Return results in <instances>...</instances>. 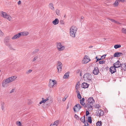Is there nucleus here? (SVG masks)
Here are the masks:
<instances>
[{
	"instance_id": "obj_1",
	"label": "nucleus",
	"mask_w": 126,
	"mask_h": 126,
	"mask_svg": "<svg viewBox=\"0 0 126 126\" xmlns=\"http://www.w3.org/2000/svg\"><path fill=\"white\" fill-rule=\"evenodd\" d=\"M88 103L86 104V108H87L89 110H93V103L94 102V101L92 97H90L87 100Z\"/></svg>"
},
{
	"instance_id": "obj_2",
	"label": "nucleus",
	"mask_w": 126,
	"mask_h": 126,
	"mask_svg": "<svg viewBox=\"0 0 126 126\" xmlns=\"http://www.w3.org/2000/svg\"><path fill=\"white\" fill-rule=\"evenodd\" d=\"M78 28L75 26H72L70 29L69 34L70 36L74 38L76 37Z\"/></svg>"
},
{
	"instance_id": "obj_3",
	"label": "nucleus",
	"mask_w": 126,
	"mask_h": 126,
	"mask_svg": "<svg viewBox=\"0 0 126 126\" xmlns=\"http://www.w3.org/2000/svg\"><path fill=\"white\" fill-rule=\"evenodd\" d=\"M17 78V77L16 76H13L6 79L2 83L3 86L4 84L5 85L15 80Z\"/></svg>"
},
{
	"instance_id": "obj_4",
	"label": "nucleus",
	"mask_w": 126,
	"mask_h": 126,
	"mask_svg": "<svg viewBox=\"0 0 126 126\" xmlns=\"http://www.w3.org/2000/svg\"><path fill=\"white\" fill-rule=\"evenodd\" d=\"M92 75L90 74L86 73L84 76V80L87 82H91L92 81Z\"/></svg>"
},
{
	"instance_id": "obj_5",
	"label": "nucleus",
	"mask_w": 126,
	"mask_h": 126,
	"mask_svg": "<svg viewBox=\"0 0 126 126\" xmlns=\"http://www.w3.org/2000/svg\"><path fill=\"white\" fill-rule=\"evenodd\" d=\"M0 15L1 17L9 21H11L12 20L11 17L6 13L3 11H1L0 12Z\"/></svg>"
},
{
	"instance_id": "obj_6",
	"label": "nucleus",
	"mask_w": 126,
	"mask_h": 126,
	"mask_svg": "<svg viewBox=\"0 0 126 126\" xmlns=\"http://www.w3.org/2000/svg\"><path fill=\"white\" fill-rule=\"evenodd\" d=\"M57 47L59 51H62L64 50L65 48V46L62 45L60 43H57Z\"/></svg>"
},
{
	"instance_id": "obj_7",
	"label": "nucleus",
	"mask_w": 126,
	"mask_h": 126,
	"mask_svg": "<svg viewBox=\"0 0 126 126\" xmlns=\"http://www.w3.org/2000/svg\"><path fill=\"white\" fill-rule=\"evenodd\" d=\"M82 107H81L79 104H77L73 108V110L75 112H78L80 109Z\"/></svg>"
},
{
	"instance_id": "obj_8",
	"label": "nucleus",
	"mask_w": 126,
	"mask_h": 126,
	"mask_svg": "<svg viewBox=\"0 0 126 126\" xmlns=\"http://www.w3.org/2000/svg\"><path fill=\"white\" fill-rule=\"evenodd\" d=\"M57 82L55 80L50 79L49 83V86L50 88L52 87Z\"/></svg>"
},
{
	"instance_id": "obj_9",
	"label": "nucleus",
	"mask_w": 126,
	"mask_h": 126,
	"mask_svg": "<svg viewBox=\"0 0 126 126\" xmlns=\"http://www.w3.org/2000/svg\"><path fill=\"white\" fill-rule=\"evenodd\" d=\"M113 65L115 68H118L120 67H121L122 68V64L120 62L119 60L114 63Z\"/></svg>"
},
{
	"instance_id": "obj_10",
	"label": "nucleus",
	"mask_w": 126,
	"mask_h": 126,
	"mask_svg": "<svg viewBox=\"0 0 126 126\" xmlns=\"http://www.w3.org/2000/svg\"><path fill=\"white\" fill-rule=\"evenodd\" d=\"M57 65V68L58 70V72H60L62 68V64L61 62L58 61Z\"/></svg>"
},
{
	"instance_id": "obj_11",
	"label": "nucleus",
	"mask_w": 126,
	"mask_h": 126,
	"mask_svg": "<svg viewBox=\"0 0 126 126\" xmlns=\"http://www.w3.org/2000/svg\"><path fill=\"white\" fill-rule=\"evenodd\" d=\"M90 60L89 57L86 55L85 56V57L84 58V59L82 60V63H86Z\"/></svg>"
},
{
	"instance_id": "obj_12",
	"label": "nucleus",
	"mask_w": 126,
	"mask_h": 126,
	"mask_svg": "<svg viewBox=\"0 0 126 126\" xmlns=\"http://www.w3.org/2000/svg\"><path fill=\"white\" fill-rule=\"evenodd\" d=\"M4 43L5 45L6 46H8L10 43L9 39L8 37H6L4 39Z\"/></svg>"
},
{
	"instance_id": "obj_13",
	"label": "nucleus",
	"mask_w": 126,
	"mask_h": 126,
	"mask_svg": "<svg viewBox=\"0 0 126 126\" xmlns=\"http://www.w3.org/2000/svg\"><path fill=\"white\" fill-rule=\"evenodd\" d=\"M116 68L113 65L110 67V71L111 74H112L116 72Z\"/></svg>"
},
{
	"instance_id": "obj_14",
	"label": "nucleus",
	"mask_w": 126,
	"mask_h": 126,
	"mask_svg": "<svg viewBox=\"0 0 126 126\" xmlns=\"http://www.w3.org/2000/svg\"><path fill=\"white\" fill-rule=\"evenodd\" d=\"M99 72L98 68L97 67H95L93 72V73L94 75H97Z\"/></svg>"
},
{
	"instance_id": "obj_15",
	"label": "nucleus",
	"mask_w": 126,
	"mask_h": 126,
	"mask_svg": "<svg viewBox=\"0 0 126 126\" xmlns=\"http://www.w3.org/2000/svg\"><path fill=\"white\" fill-rule=\"evenodd\" d=\"M84 98H82L81 99H80V103L84 107L86 108V104L84 103Z\"/></svg>"
},
{
	"instance_id": "obj_16",
	"label": "nucleus",
	"mask_w": 126,
	"mask_h": 126,
	"mask_svg": "<svg viewBox=\"0 0 126 126\" xmlns=\"http://www.w3.org/2000/svg\"><path fill=\"white\" fill-rule=\"evenodd\" d=\"M20 36V34L19 33L14 35L11 38L12 40H15L19 38Z\"/></svg>"
},
{
	"instance_id": "obj_17",
	"label": "nucleus",
	"mask_w": 126,
	"mask_h": 126,
	"mask_svg": "<svg viewBox=\"0 0 126 126\" xmlns=\"http://www.w3.org/2000/svg\"><path fill=\"white\" fill-rule=\"evenodd\" d=\"M123 54V53L121 52H116L114 54L113 56L114 57H120L121 55Z\"/></svg>"
},
{
	"instance_id": "obj_18",
	"label": "nucleus",
	"mask_w": 126,
	"mask_h": 126,
	"mask_svg": "<svg viewBox=\"0 0 126 126\" xmlns=\"http://www.w3.org/2000/svg\"><path fill=\"white\" fill-rule=\"evenodd\" d=\"M89 85L87 83L83 82L81 85V87L84 88H88Z\"/></svg>"
},
{
	"instance_id": "obj_19",
	"label": "nucleus",
	"mask_w": 126,
	"mask_h": 126,
	"mask_svg": "<svg viewBox=\"0 0 126 126\" xmlns=\"http://www.w3.org/2000/svg\"><path fill=\"white\" fill-rule=\"evenodd\" d=\"M49 98V97H48L45 99H44V98H42V100L39 103L40 104H41L42 103H45L46 101L48 100Z\"/></svg>"
},
{
	"instance_id": "obj_20",
	"label": "nucleus",
	"mask_w": 126,
	"mask_h": 126,
	"mask_svg": "<svg viewBox=\"0 0 126 126\" xmlns=\"http://www.w3.org/2000/svg\"><path fill=\"white\" fill-rule=\"evenodd\" d=\"M21 35L23 36H26L27 35L29 34V32H21L19 33Z\"/></svg>"
},
{
	"instance_id": "obj_21",
	"label": "nucleus",
	"mask_w": 126,
	"mask_h": 126,
	"mask_svg": "<svg viewBox=\"0 0 126 126\" xmlns=\"http://www.w3.org/2000/svg\"><path fill=\"white\" fill-rule=\"evenodd\" d=\"M99 116H102L104 115V112L101 110H98V111L97 112Z\"/></svg>"
},
{
	"instance_id": "obj_22",
	"label": "nucleus",
	"mask_w": 126,
	"mask_h": 126,
	"mask_svg": "<svg viewBox=\"0 0 126 126\" xmlns=\"http://www.w3.org/2000/svg\"><path fill=\"white\" fill-rule=\"evenodd\" d=\"M59 122V120H57L54 122L53 124H51L50 126H57Z\"/></svg>"
},
{
	"instance_id": "obj_23",
	"label": "nucleus",
	"mask_w": 126,
	"mask_h": 126,
	"mask_svg": "<svg viewBox=\"0 0 126 126\" xmlns=\"http://www.w3.org/2000/svg\"><path fill=\"white\" fill-rule=\"evenodd\" d=\"M59 22V20L58 18H56L52 21V23L54 25H56L58 24Z\"/></svg>"
},
{
	"instance_id": "obj_24",
	"label": "nucleus",
	"mask_w": 126,
	"mask_h": 126,
	"mask_svg": "<svg viewBox=\"0 0 126 126\" xmlns=\"http://www.w3.org/2000/svg\"><path fill=\"white\" fill-rule=\"evenodd\" d=\"M53 6V4L52 3H50L49 5V8L52 10H54V7Z\"/></svg>"
},
{
	"instance_id": "obj_25",
	"label": "nucleus",
	"mask_w": 126,
	"mask_h": 126,
	"mask_svg": "<svg viewBox=\"0 0 126 126\" xmlns=\"http://www.w3.org/2000/svg\"><path fill=\"white\" fill-rule=\"evenodd\" d=\"M69 76V73L68 72H67L65 74L63 78L64 79H66L68 78Z\"/></svg>"
},
{
	"instance_id": "obj_26",
	"label": "nucleus",
	"mask_w": 126,
	"mask_h": 126,
	"mask_svg": "<svg viewBox=\"0 0 126 126\" xmlns=\"http://www.w3.org/2000/svg\"><path fill=\"white\" fill-rule=\"evenodd\" d=\"M121 46V45H116L114 46V47L115 49H117L120 47Z\"/></svg>"
},
{
	"instance_id": "obj_27",
	"label": "nucleus",
	"mask_w": 126,
	"mask_h": 126,
	"mask_svg": "<svg viewBox=\"0 0 126 126\" xmlns=\"http://www.w3.org/2000/svg\"><path fill=\"white\" fill-rule=\"evenodd\" d=\"M85 116H83V117H81V118L80 119V120L82 122H83L84 123H85Z\"/></svg>"
},
{
	"instance_id": "obj_28",
	"label": "nucleus",
	"mask_w": 126,
	"mask_h": 126,
	"mask_svg": "<svg viewBox=\"0 0 126 126\" xmlns=\"http://www.w3.org/2000/svg\"><path fill=\"white\" fill-rule=\"evenodd\" d=\"M101 121H99L97 122L96 123V125L97 126H101Z\"/></svg>"
},
{
	"instance_id": "obj_29",
	"label": "nucleus",
	"mask_w": 126,
	"mask_h": 126,
	"mask_svg": "<svg viewBox=\"0 0 126 126\" xmlns=\"http://www.w3.org/2000/svg\"><path fill=\"white\" fill-rule=\"evenodd\" d=\"M88 121L90 123H91L92 122V120L91 119V117L90 116L88 117Z\"/></svg>"
},
{
	"instance_id": "obj_30",
	"label": "nucleus",
	"mask_w": 126,
	"mask_h": 126,
	"mask_svg": "<svg viewBox=\"0 0 126 126\" xmlns=\"http://www.w3.org/2000/svg\"><path fill=\"white\" fill-rule=\"evenodd\" d=\"M39 50V49H35L34 51L32 52V54H34L36 53Z\"/></svg>"
},
{
	"instance_id": "obj_31",
	"label": "nucleus",
	"mask_w": 126,
	"mask_h": 126,
	"mask_svg": "<svg viewBox=\"0 0 126 126\" xmlns=\"http://www.w3.org/2000/svg\"><path fill=\"white\" fill-rule=\"evenodd\" d=\"M56 12L57 15L59 16L60 15V10L59 9H56Z\"/></svg>"
},
{
	"instance_id": "obj_32",
	"label": "nucleus",
	"mask_w": 126,
	"mask_h": 126,
	"mask_svg": "<svg viewBox=\"0 0 126 126\" xmlns=\"http://www.w3.org/2000/svg\"><path fill=\"white\" fill-rule=\"evenodd\" d=\"M122 31L123 33H126V29L125 28H123L122 30Z\"/></svg>"
},
{
	"instance_id": "obj_33",
	"label": "nucleus",
	"mask_w": 126,
	"mask_h": 126,
	"mask_svg": "<svg viewBox=\"0 0 126 126\" xmlns=\"http://www.w3.org/2000/svg\"><path fill=\"white\" fill-rule=\"evenodd\" d=\"M38 58V55L34 57L33 59L32 60V61L34 62Z\"/></svg>"
},
{
	"instance_id": "obj_34",
	"label": "nucleus",
	"mask_w": 126,
	"mask_h": 126,
	"mask_svg": "<svg viewBox=\"0 0 126 126\" xmlns=\"http://www.w3.org/2000/svg\"><path fill=\"white\" fill-rule=\"evenodd\" d=\"M119 1L118 0H116L114 4L116 6H117L119 4Z\"/></svg>"
},
{
	"instance_id": "obj_35",
	"label": "nucleus",
	"mask_w": 126,
	"mask_h": 126,
	"mask_svg": "<svg viewBox=\"0 0 126 126\" xmlns=\"http://www.w3.org/2000/svg\"><path fill=\"white\" fill-rule=\"evenodd\" d=\"M105 61L103 60L99 61V63L100 64H101L105 63Z\"/></svg>"
},
{
	"instance_id": "obj_36",
	"label": "nucleus",
	"mask_w": 126,
	"mask_h": 126,
	"mask_svg": "<svg viewBox=\"0 0 126 126\" xmlns=\"http://www.w3.org/2000/svg\"><path fill=\"white\" fill-rule=\"evenodd\" d=\"M4 102H2L1 103V109L2 110H3L4 109Z\"/></svg>"
},
{
	"instance_id": "obj_37",
	"label": "nucleus",
	"mask_w": 126,
	"mask_h": 126,
	"mask_svg": "<svg viewBox=\"0 0 126 126\" xmlns=\"http://www.w3.org/2000/svg\"><path fill=\"white\" fill-rule=\"evenodd\" d=\"M16 124L18 126H21V122H20L19 121H17L16 122Z\"/></svg>"
},
{
	"instance_id": "obj_38",
	"label": "nucleus",
	"mask_w": 126,
	"mask_h": 126,
	"mask_svg": "<svg viewBox=\"0 0 126 126\" xmlns=\"http://www.w3.org/2000/svg\"><path fill=\"white\" fill-rule=\"evenodd\" d=\"M100 107V105L98 104H96L95 106V108H96L99 109Z\"/></svg>"
},
{
	"instance_id": "obj_39",
	"label": "nucleus",
	"mask_w": 126,
	"mask_h": 126,
	"mask_svg": "<svg viewBox=\"0 0 126 126\" xmlns=\"http://www.w3.org/2000/svg\"><path fill=\"white\" fill-rule=\"evenodd\" d=\"M122 68H123L125 70L126 69V64H122Z\"/></svg>"
},
{
	"instance_id": "obj_40",
	"label": "nucleus",
	"mask_w": 126,
	"mask_h": 126,
	"mask_svg": "<svg viewBox=\"0 0 126 126\" xmlns=\"http://www.w3.org/2000/svg\"><path fill=\"white\" fill-rule=\"evenodd\" d=\"M77 96L78 98L79 99H81V97L80 94H77Z\"/></svg>"
},
{
	"instance_id": "obj_41",
	"label": "nucleus",
	"mask_w": 126,
	"mask_h": 126,
	"mask_svg": "<svg viewBox=\"0 0 126 126\" xmlns=\"http://www.w3.org/2000/svg\"><path fill=\"white\" fill-rule=\"evenodd\" d=\"M32 71V70L31 69H29L26 72V73L27 74H28L30 73H31Z\"/></svg>"
},
{
	"instance_id": "obj_42",
	"label": "nucleus",
	"mask_w": 126,
	"mask_h": 126,
	"mask_svg": "<svg viewBox=\"0 0 126 126\" xmlns=\"http://www.w3.org/2000/svg\"><path fill=\"white\" fill-rule=\"evenodd\" d=\"M106 55H103V56H102L101 57V58H100V59H101V60L105 58V56Z\"/></svg>"
},
{
	"instance_id": "obj_43",
	"label": "nucleus",
	"mask_w": 126,
	"mask_h": 126,
	"mask_svg": "<svg viewBox=\"0 0 126 126\" xmlns=\"http://www.w3.org/2000/svg\"><path fill=\"white\" fill-rule=\"evenodd\" d=\"M3 33L0 30V36H3Z\"/></svg>"
},
{
	"instance_id": "obj_44",
	"label": "nucleus",
	"mask_w": 126,
	"mask_h": 126,
	"mask_svg": "<svg viewBox=\"0 0 126 126\" xmlns=\"http://www.w3.org/2000/svg\"><path fill=\"white\" fill-rule=\"evenodd\" d=\"M15 90V89H13L10 92V93H11L14 92Z\"/></svg>"
},
{
	"instance_id": "obj_45",
	"label": "nucleus",
	"mask_w": 126,
	"mask_h": 126,
	"mask_svg": "<svg viewBox=\"0 0 126 126\" xmlns=\"http://www.w3.org/2000/svg\"><path fill=\"white\" fill-rule=\"evenodd\" d=\"M96 59H97V61H96V62H97L98 61L100 60H101V59L100 58H98L97 57H96Z\"/></svg>"
},
{
	"instance_id": "obj_46",
	"label": "nucleus",
	"mask_w": 126,
	"mask_h": 126,
	"mask_svg": "<svg viewBox=\"0 0 126 126\" xmlns=\"http://www.w3.org/2000/svg\"><path fill=\"white\" fill-rule=\"evenodd\" d=\"M79 88V85H76V90H77V89H78Z\"/></svg>"
},
{
	"instance_id": "obj_47",
	"label": "nucleus",
	"mask_w": 126,
	"mask_h": 126,
	"mask_svg": "<svg viewBox=\"0 0 126 126\" xmlns=\"http://www.w3.org/2000/svg\"><path fill=\"white\" fill-rule=\"evenodd\" d=\"M110 20L112 22H114L115 23H117V22H116V21H115V20H113V19H110Z\"/></svg>"
},
{
	"instance_id": "obj_48",
	"label": "nucleus",
	"mask_w": 126,
	"mask_h": 126,
	"mask_svg": "<svg viewBox=\"0 0 126 126\" xmlns=\"http://www.w3.org/2000/svg\"><path fill=\"white\" fill-rule=\"evenodd\" d=\"M6 46H7L10 49L12 47L11 45L10 44H9V45Z\"/></svg>"
},
{
	"instance_id": "obj_49",
	"label": "nucleus",
	"mask_w": 126,
	"mask_h": 126,
	"mask_svg": "<svg viewBox=\"0 0 126 126\" xmlns=\"http://www.w3.org/2000/svg\"><path fill=\"white\" fill-rule=\"evenodd\" d=\"M89 113H90L89 111H86V116L89 115Z\"/></svg>"
},
{
	"instance_id": "obj_50",
	"label": "nucleus",
	"mask_w": 126,
	"mask_h": 126,
	"mask_svg": "<svg viewBox=\"0 0 126 126\" xmlns=\"http://www.w3.org/2000/svg\"><path fill=\"white\" fill-rule=\"evenodd\" d=\"M85 122L86 123H86H84V124L85 125V126H88L89 125V124H88V123L86 121H85Z\"/></svg>"
},
{
	"instance_id": "obj_51",
	"label": "nucleus",
	"mask_w": 126,
	"mask_h": 126,
	"mask_svg": "<svg viewBox=\"0 0 126 126\" xmlns=\"http://www.w3.org/2000/svg\"><path fill=\"white\" fill-rule=\"evenodd\" d=\"M57 100L59 102H60L61 101V99L60 98H58L57 99Z\"/></svg>"
},
{
	"instance_id": "obj_52",
	"label": "nucleus",
	"mask_w": 126,
	"mask_h": 126,
	"mask_svg": "<svg viewBox=\"0 0 126 126\" xmlns=\"http://www.w3.org/2000/svg\"><path fill=\"white\" fill-rule=\"evenodd\" d=\"M76 92L78 94H80V93L78 89H77V90H76Z\"/></svg>"
},
{
	"instance_id": "obj_53",
	"label": "nucleus",
	"mask_w": 126,
	"mask_h": 126,
	"mask_svg": "<svg viewBox=\"0 0 126 126\" xmlns=\"http://www.w3.org/2000/svg\"><path fill=\"white\" fill-rule=\"evenodd\" d=\"M66 98L64 97L62 99V101H64L66 100Z\"/></svg>"
},
{
	"instance_id": "obj_54",
	"label": "nucleus",
	"mask_w": 126,
	"mask_h": 126,
	"mask_svg": "<svg viewBox=\"0 0 126 126\" xmlns=\"http://www.w3.org/2000/svg\"><path fill=\"white\" fill-rule=\"evenodd\" d=\"M118 1H121L122 2H123L125 1V0H118Z\"/></svg>"
},
{
	"instance_id": "obj_55",
	"label": "nucleus",
	"mask_w": 126,
	"mask_h": 126,
	"mask_svg": "<svg viewBox=\"0 0 126 126\" xmlns=\"http://www.w3.org/2000/svg\"><path fill=\"white\" fill-rule=\"evenodd\" d=\"M60 23L61 24H64L63 21V20H61L60 21Z\"/></svg>"
},
{
	"instance_id": "obj_56",
	"label": "nucleus",
	"mask_w": 126,
	"mask_h": 126,
	"mask_svg": "<svg viewBox=\"0 0 126 126\" xmlns=\"http://www.w3.org/2000/svg\"><path fill=\"white\" fill-rule=\"evenodd\" d=\"M21 2L19 0L18 2V5H20L21 4Z\"/></svg>"
},
{
	"instance_id": "obj_57",
	"label": "nucleus",
	"mask_w": 126,
	"mask_h": 126,
	"mask_svg": "<svg viewBox=\"0 0 126 126\" xmlns=\"http://www.w3.org/2000/svg\"><path fill=\"white\" fill-rule=\"evenodd\" d=\"M76 85H79V82H77L76 84Z\"/></svg>"
},
{
	"instance_id": "obj_58",
	"label": "nucleus",
	"mask_w": 126,
	"mask_h": 126,
	"mask_svg": "<svg viewBox=\"0 0 126 126\" xmlns=\"http://www.w3.org/2000/svg\"><path fill=\"white\" fill-rule=\"evenodd\" d=\"M80 76H81V72L80 74Z\"/></svg>"
},
{
	"instance_id": "obj_59",
	"label": "nucleus",
	"mask_w": 126,
	"mask_h": 126,
	"mask_svg": "<svg viewBox=\"0 0 126 126\" xmlns=\"http://www.w3.org/2000/svg\"><path fill=\"white\" fill-rule=\"evenodd\" d=\"M84 18V17L83 16H82L81 17V19H83Z\"/></svg>"
},
{
	"instance_id": "obj_60",
	"label": "nucleus",
	"mask_w": 126,
	"mask_h": 126,
	"mask_svg": "<svg viewBox=\"0 0 126 126\" xmlns=\"http://www.w3.org/2000/svg\"><path fill=\"white\" fill-rule=\"evenodd\" d=\"M92 46H91L89 47L90 48H92Z\"/></svg>"
},
{
	"instance_id": "obj_61",
	"label": "nucleus",
	"mask_w": 126,
	"mask_h": 126,
	"mask_svg": "<svg viewBox=\"0 0 126 126\" xmlns=\"http://www.w3.org/2000/svg\"><path fill=\"white\" fill-rule=\"evenodd\" d=\"M76 117H77V115H76Z\"/></svg>"
},
{
	"instance_id": "obj_62",
	"label": "nucleus",
	"mask_w": 126,
	"mask_h": 126,
	"mask_svg": "<svg viewBox=\"0 0 126 126\" xmlns=\"http://www.w3.org/2000/svg\"><path fill=\"white\" fill-rule=\"evenodd\" d=\"M76 117H77V115H76Z\"/></svg>"
},
{
	"instance_id": "obj_63",
	"label": "nucleus",
	"mask_w": 126,
	"mask_h": 126,
	"mask_svg": "<svg viewBox=\"0 0 126 126\" xmlns=\"http://www.w3.org/2000/svg\"><path fill=\"white\" fill-rule=\"evenodd\" d=\"M85 123L86 124V123L85 122Z\"/></svg>"
}]
</instances>
